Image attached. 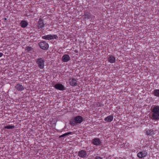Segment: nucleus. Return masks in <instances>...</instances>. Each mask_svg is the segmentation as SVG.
<instances>
[{
  "mask_svg": "<svg viewBox=\"0 0 159 159\" xmlns=\"http://www.w3.org/2000/svg\"><path fill=\"white\" fill-rule=\"evenodd\" d=\"M26 50L28 51H30L32 50V48L31 47L28 46L26 48Z\"/></svg>",
  "mask_w": 159,
  "mask_h": 159,
  "instance_id": "23",
  "label": "nucleus"
},
{
  "mask_svg": "<svg viewBox=\"0 0 159 159\" xmlns=\"http://www.w3.org/2000/svg\"><path fill=\"white\" fill-rule=\"evenodd\" d=\"M78 155L79 157L82 158H86L88 156L86 151L84 150L79 151Z\"/></svg>",
  "mask_w": 159,
  "mask_h": 159,
  "instance_id": "7",
  "label": "nucleus"
},
{
  "mask_svg": "<svg viewBox=\"0 0 159 159\" xmlns=\"http://www.w3.org/2000/svg\"><path fill=\"white\" fill-rule=\"evenodd\" d=\"M102 142L99 138H95L92 140V143L93 145L99 146L101 145Z\"/></svg>",
  "mask_w": 159,
  "mask_h": 159,
  "instance_id": "6",
  "label": "nucleus"
},
{
  "mask_svg": "<svg viewBox=\"0 0 159 159\" xmlns=\"http://www.w3.org/2000/svg\"><path fill=\"white\" fill-rule=\"evenodd\" d=\"M75 52H76V51H75Z\"/></svg>",
  "mask_w": 159,
  "mask_h": 159,
  "instance_id": "28",
  "label": "nucleus"
},
{
  "mask_svg": "<svg viewBox=\"0 0 159 159\" xmlns=\"http://www.w3.org/2000/svg\"><path fill=\"white\" fill-rule=\"evenodd\" d=\"M147 155V152L145 151H142L137 154V156L139 158L145 157Z\"/></svg>",
  "mask_w": 159,
  "mask_h": 159,
  "instance_id": "9",
  "label": "nucleus"
},
{
  "mask_svg": "<svg viewBox=\"0 0 159 159\" xmlns=\"http://www.w3.org/2000/svg\"><path fill=\"white\" fill-rule=\"evenodd\" d=\"M84 120L83 118L80 116H78L70 120V124L72 126H74L77 124H80Z\"/></svg>",
  "mask_w": 159,
  "mask_h": 159,
  "instance_id": "2",
  "label": "nucleus"
},
{
  "mask_svg": "<svg viewBox=\"0 0 159 159\" xmlns=\"http://www.w3.org/2000/svg\"><path fill=\"white\" fill-rule=\"evenodd\" d=\"M108 61L111 63H113L115 62L116 58L112 55H109L108 58Z\"/></svg>",
  "mask_w": 159,
  "mask_h": 159,
  "instance_id": "15",
  "label": "nucleus"
},
{
  "mask_svg": "<svg viewBox=\"0 0 159 159\" xmlns=\"http://www.w3.org/2000/svg\"><path fill=\"white\" fill-rule=\"evenodd\" d=\"M145 134L147 135L152 136L155 134L154 130L152 129H146Z\"/></svg>",
  "mask_w": 159,
  "mask_h": 159,
  "instance_id": "10",
  "label": "nucleus"
},
{
  "mask_svg": "<svg viewBox=\"0 0 159 159\" xmlns=\"http://www.w3.org/2000/svg\"><path fill=\"white\" fill-rule=\"evenodd\" d=\"M113 116L112 115H109L104 118V120L108 122H111L113 120Z\"/></svg>",
  "mask_w": 159,
  "mask_h": 159,
  "instance_id": "16",
  "label": "nucleus"
},
{
  "mask_svg": "<svg viewBox=\"0 0 159 159\" xmlns=\"http://www.w3.org/2000/svg\"><path fill=\"white\" fill-rule=\"evenodd\" d=\"M15 87L19 91H21L24 89V86L19 84H17Z\"/></svg>",
  "mask_w": 159,
  "mask_h": 159,
  "instance_id": "14",
  "label": "nucleus"
},
{
  "mask_svg": "<svg viewBox=\"0 0 159 159\" xmlns=\"http://www.w3.org/2000/svg\"><path fill=\"white\" fill-rule=\"evenodd\" d=\"M20 24L21 27L23 28H26L28 25L27 21L24 20H21Z\"/></svg>",
  "mask_w": 159,
  "mask_h": 159,
  "instance_id": "12",
  "label": "nucleus"
},
{
  "mask_svg": "<svg viewBox=\"0 0 159 159\" xmlns=\"http://www.w3.org/2000/svg\"><path fill=\"white\" fill-rule=\"evenodd\" d=\"M4 20H7V19L6 18H4Z\"/></svg>",
  "mask_w": 159,
  "mask_h": 159,
  "instance_id": "27",
  "label": "nucleus"
},
{
  "mask_svg": "<svg viewBox=\"0 0 159 159\" xmlns=\"http://www.w3.org/2000/svg\"><path fill=\"white\" fill-rule=\"evenodd\" d=\"M44 60L42 58L37 59L36 60V62L38 66L40 69H43L44 66Z\"/></svg>",
  "mask_w": 159,
  "mask_h": 159,
  "instance_id": "3",
  "label": "nucleus"
},
{
  "mask_svg": "<svg viewBox=\"0 0 159 159\" xmlns=\"http://www.w3.org/2000/svg\"><path fill=\"white\" fill-rule=\"evenodd\" d=\"M152 94L155 97H159V89H154Z\"/></svg>",
  "mask_w": 159,
  "mask_h": 159,
  "instance_id": "17",
  "label": "nucleus"
},
{
  "mask_svg": "<svg viewBox=\"0 0 159 159\" xmlns=\"http://www.w3.org/2000/svg\"><path fill=\"white\" fill-rule=\"evenodd\" d=\"M58 38V36L56 35H50V40L54 39H57Z\"/></svg>",
  "mask_w": 159,
  "mask_h": 159,
  "instance_id": "21",
  "label": "nucleus"
},
{
  "mask_svg": "<svg viewBox=\"0 0 159 159\" xmlns=\"http://www.w3.org/2000/svg\"><path fill=\"white\" fill-rule=\"evenodd\" d=\"M3 55V54L2 53L0 52V57H1Z\"/></svg>",
  "mask_w": 159,
  "mask_h": 159,
  "instance_id": "26",
  "label": "nucleus"
},
{
  "mask_svg": "<svg viewBox=\"0 0 159 159\" xmlns=\"http://www.w3.org/2000/svg\"><path fill=\"white\" fill-rule=\"evenodd\" d=\"M70 57L67 54L64 55L62 57V61L63 62H67L70 60Z\"/></svg>",
  "mask_w": 159,
  "mask_h": 159,
  "instance_id": "11",
  "label": "nucleus"
},
{
  "mask_svg": "<svg viewBox=\"0 0 159 159\" xmlns=\"http://www.w3.org/2000/svg\"><path fill=\"white\" fill-rule=\"evenodd\" d=\"M69 82L70 85L72 86H76L78 84L77 80L74 78H70L69 80Z\"/></svg>",
  "mask_w": 159,
  "mask_h": 159,
  "instance_id": "5",
  "label": "nucleus"
},
{
  "mask_svg": "<svg viewBox=\"0 0 159 159\" xmlns=\"http://www.w3.org/2000/svg\"><path fill=\"white\" fill-rule=\"evenodd\" d=\"M91 15L89 13H87L85 12L84 13V16L85 18L87 19H89L91 17Z\"/></svg>",
  "mask_w": 159,
  "mask_h": 159,
  "instance_id": "18",
  "label": "nucleus"
},
{
  "mask_svg": "<svg viewBox=\"0 0 159 159\" xmlns=\"http://www.w3.org/2000/svg\"><path fill=\"white\" fill-rule=\"evenodd\" d=\"M151 119L154 120H159V106L154 105L151 109Z\"/></svg>",
  "mask_w": 159,
  "mask_h": 159,
  "instance_id": "1",
  "label": "nucleus"
},
{
  "mask_svg": "<svg viewBox=\"0 0 159 159\" xmlns=\"http://www.w3.org/2000/svg\"><path fill=\"white\" fill-rule=\"evenodd\" d=\"M15 128L14 125H8L7 126H5L4 128L5 129H13Z\"/></svg>",
  "mask_w": 159,
  "mask_h": 159,
  "instance_id": "19",
  "label": "nucleus"
},
{
  "mask_svg": "<svg viewBox=\"0 0 159 159\" xmlns=\"http://www.w3.org/2000/svg\"><path fill=\"white\" fill-rule=\"evenodd\" d=\"M39 45L41 49L43 50L47 49L49 47L48 44L45 41H42L39 43Z\"/></svg>",
  "mask_w": 159,
  "mask_h": 159,
  "instance_id": "4",
  "label": "nucleus"
},
{
  "mask_svg": "<svg viewBox=\"0 0 159 159\" xmlns=\"http://www.w3.org/2000/svg\"><path fill=\"white\" fill-rule=\"evenodd\" d=\"M94 159H103L102 157H99L96 156Z\"/></svg>",
  "mask_w": 159,
  "mask_h": 159,
  "instance_id": "25",
  "label": "nucleus"
},
{
  "mask_svg": "<svg viewBox=\"0 0 159 159\" xmlns=\"http://www.w3.org/2000/svg\"><path fill=\"white\" fill-rule=\"evenodd\" d=\"M44 27V24L43 20L41 19H39L38 22V28L39 29H42Z\"/></svg>",
  "mask_w": 159,
  "mask_h": 159,
  "instance_id": "13",
  "label": "nucleus"
},
{
  "mask_svg": "<svg viewBox=\"0 0 159 159\" xmlns=\"http://www.w3.org/2000/svg\"><path fill=\"white\" fill-rule=\"evenodd\" d=\"M72 134V132H67V133H65V134H63L60 135L59 136V138L63 137H64L65 136H66L69 135V134Z\"/></svg>",
  "mask_w": 159,
  "mask_h": 159,
  "instance_id": "20",
  "label": "nucleus"
},
{
  "mask_svg": "<svg viewBox=\"0 0 159 159\" xmlns=\"http://www.w3.org/2000/svg\"><path fill=\"white\" fill-rule=\"evenodd\" d=\"M101 106V103L100 102H98L96 105V107H99Z\"/></svg>",
  "mask_w": 159,
  "mask_h": 159,
  "instance_id": "24",
  "label": "nucleus"
},
{
  "mask_svg": "<svg viewBox=\"0 0 159 159\" xmlns=\"http://www.w3.org/2000/svg\"><path fill=\"white\" fill-rule=\"evenodd\" d=\"M43 39H46L49 40L50 39V35H45L42 37Z\"/></svg>",
  "mask_w": 159,
  "mask_h": 159,
  "instance_id": "22",
  "label": "nucleus"
},
{
  "mask_svg": "<svg viewBox=\"0 0 159 159\" xmlns=\"http://www.w3.org/2000/svg\"><path fill=\"white\" fill-rule=\"evenodd\" d=\"M54 87L57 90L62 91L65 89L64 86L61 84L57 83L54 85Z\"/></svg>",
  "mask_w": 159,
  "mask_h": 159,
  "instance_id": "8",
  "label": "nucleus"
}]
</instances>
